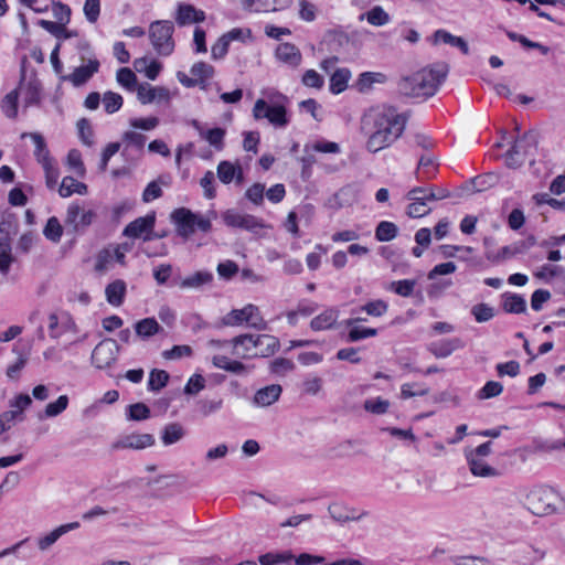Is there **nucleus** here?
<instances>
[{"instance_id":"nucleus-15","label":"nucleus","mask_w":565,"mask_h":565,"mask_svg":"<svg viewBox=\"0 0 565 565\" xmlns=\"http://www.w3.org/2000/svg\"><path fill=\"white\" fill-rule=\"evenodd\" d=\"M154 214H148L130 222L124 230V235L130 238H139L151 232L154 227Z\"/></svg>"},{"instance_id":"nucleus-18","label":"nucleus","mask_w":565,"mask_h":565,"mask_svg":"<svg viewBox=\"0 0 565 565\" xmlns=\"http://www.w3.org/2000/svg\"><path fill=\"white\" fill-rule=\"evenodd\" d=\"M205 20V12L189 3H180L177 9L175 21L180 26L200 23Z\"/></svg>"},{"instance_id":"nucleus-9","label":"nucleus","mask_w":565,"mask_h":565,"mask_svg":"<svg viewBox=\"0 0 565 565\" xmlns=\"http://www.w3.org/2000/svg\"><path fill=\"white\" fill-rule=\"evenodd\" d=\"M119 345L114 339H104L100 341L92 353V362L98 369L109 367L116 362L119 353Z\"/></svg>"},{"instance_id":"nucleus-53","label":"nucleus","mask_w":565,"mask_h":565,"mask_svg":"<svg viewBox=\"0 0 565 565\" xmlns=\"http://www.w3.org/2000/svg\"><path fill=\"white\" fill-rule=\"evenodd\" d=\"M388 305L382 299L369 301L361 307L362 311H365L369 316L372 317H381L386 313Z\"/></svg>"},{"instance_id":"nucleus-59","label":"nucleus","mask_w":565,"mask_h":565,"mask_svg":"<svg viewBox=\"0 0 565 565\" xmlns=\"http://www.w3.org/2000/svg\"><path fill=\"white\" fill-rule=\"evenodd\" d=\"M45 171V181L49 189H54L60 177L55 161H45L42 166Z\"/></svg>"},{"instance_id":"nucleus-39","label":"nucleus","mask_w":565,"mask_h":565,"mask_svg":"<svg viewBox=\"0 0 565 565\" xmlns=\"http://www.w3.org/2000/svg\"><path fill=\"white\" fill-rule=\"evenodd\" d=\"M170 375L164 370L153 369L149 374L148 390L158 392L163 388L169 382Z\"/></svg>"},{"instance_id":"nucleus-29","label":"nucleus","mask_w":565,"mask_h":565,"mask_svg":"<svg viewBox=\"0 0 565 565\" xmlns=\"http://www.w3.org/2000/svg\"><path fill=\"white\" fill-rule=\"evenodd\" d=\"M502 307L509 313H523L526 311V301L521 295L505 292L502 295Z\"/></svg>"},{"instance_id":"nucleus-46","label":"nucleus","mask_w":565,"mask_h":565,"mask_svg":"<svg viewBox=\"0 0 565 565\" xmlns=\"http://www.w3.org/2000/svg\"><path fill=\"white\" fill-rule=\"evenodd\" d=\"M14 262V257L11 254L10 243H0V273L7 276L11 264Z\"/></svg>"},{"instance_id":"nucleus-13","label":"nucleus","mask_w":565,"mask_h":565,"mask_svg":"<svg viewBox=\"0 0 565 565\" xmlns=\"http://www.w3.org/2000/svg\"><path fill=\"white\" fill-rule=\"evenodd\" d=\"M137 97L141 104L169 102L170 92L166 87H153L148 83H143L137 87Z\"/></svg>"},{"instance_id":"nucleus-49","label":"nucleus","mask_w":565,"mask_h":565,"mask_svg":"<svg viewBox=\"0 0 565 565\" xmlns=\"http://www.w3.org/2000/svg\"><path fill=\"white\" fill-rule=\"evenodd\" d=\"M117 82L127 89L134 90L137 85V76L130 68L122 67L117 72Z\"/></svg>"},{"instance_id":"nucleus-40","label":"nucleus","mask_w":565,"mask_h":565,"mask_svg":"<svg viewBox=\"0 0 565 565\" xmlns=\"http://www.w3.org/2000/svg\"><path fill=\"white\" fill-rule=\"evenodd\" d=\"M18 99H19V92L18 89H13L10 93H8L2 102H1V109L4 113V115L8 118H15L18 115Z\"/></svg>"},{"instance_id":"nucleus-38","label":"nucleus","mask_w":565,"mask_h":565,"mask_svg":"<svg viewBox=\"0 0 565 565\" xmlns=\"http://www.w3.org/2000/svg\"><path fill=\"white\" fill-rule=\"evenodd\" d=\"M398 227L388 221H382L379 223L375 230V238L379 242H390L396 237Z\"/></svg>"},{"instance_id":"nucleus-21","label":"nucleus","mask_w":565,"mask_h":565,"mask_svg":"<svg viewBox=\"0 0 565 565\" xmlns=\"http://www.w3.org/2000/svg\"><path fill=\"white\" fill-rule=\"evenodd\" d=\"M539 143V135L535 131H527L521 138L515 140L514 145L509 150L511 153L525 157L530 149H535Z\"/></svg>"},{"instance_id":"nucleus-1","label":"nucleus","mask_w":565,"mask_h":565,"mask_svg":"<svg viewBox=\"0 0 565 565\" xmlns=\"http://www.w3.org/2000/svg\"><path fill=\"white\" fill-rule=\"evenodd\" d=\"M407 118L393 106L371 108L362 118L361 129L369 135L366 149L377 152L390 147L403 134Z\"/></svg>"},{"instance_id":"nucleus-35","label":"nucleus","mask_w":565,"mask_h":565,"mask_svg":"<svg viewBox=\"0 0 565 565\" xmlns=\"http://www.w3.org/2000/svg\"><path fill=\"white\" fill-rule=\"evenodd\" d=\"M24 106L38 105L41 100V83L38 78H32L24 89Z\"/></svg>"},{"instance_id":"nucleus-11","label":"nucleus","mask_w":565,"mask_h":565,"mask_svg":"<svg viewBox=\"0 0 565 565\" xmlns=\"http://www.w3.org/2000/svg\"><path fill=\"white\" fill-rule=\"evenodd\" d=\"M154 437L151 434L125 435L110 445L111 450L134 449L141 450L154 445Z\"/></svg>"},{"instance_id":"nucleus-48","label":"nucleus","mask_w":565,"mask_h":565,"mask_svg":"<svg viewBox=\"0 0 565 565\" xmlns=\"http://www.w3.org/2000/svg\"><path fill=\"white\" fill-rule=\"evenodd\" d=\"M191 74L195 79L200 81V85H202L205 79L211 78L214 74V67L204 62H198L191 67Z\"/></svg>"},{"instance_id":"nucleus-61","label":"nucleus","mask_w":565,"mask_h":565,"mask_svg":"<svg viewBox=\"0 0 565 565\" xmlns=\"http://www.w3.org/2000/svg\"><path fill=\"white\" fill-rule=\"evenodd\" d=\"M415 285H416L415 280L405 279V280L393 281L391 285V288L397 295H399L402 297H408L413 294Z\"/></svg>"},{"instance_id":"nucleus-41","label":"nucleus","mask_w":565,"mask_h":565,"mask_svg":"<svg viewBox=\"0 0 565 565\" xmlns=\"http://www.w3.org/2000/svg\"><path fill=\"white\" fill-rule=\"evenodd\" d=\"M213 279V275L209 271H196L195 274L184 278L180 287L181 288H199L204 284L210 282Z\"/></svg>"},{"instance_id":"nucleus-25","label":"nucleus","mask_w":565,"mask_h":565,"mask_svg":"<svg viewBox=\"0 0 565 565\" xmlns=\"http://www.w3.org/2000/svg\"><path fill=\"white\" fill-rule=\"evenodd\" d=\"M338 310L333 308L324 310L322 313L311 320V329L315 331H321L333 328L338 320Z\"/></svg>"},{"instance_id":"nucleus-31","label":"nucleus","mask_w":565,"mask_h":565,"mask_svg":"<svg viewBox=\"0 0 565 565\" xmlns=\"http://www.w3.org/2000/svg\"><path fill=\"white\" fill-rule=\"evenodd\" d=\"M351 78L349 68H337L330 77V90L333 94H340L348 87V82Z\"/></svg>"},{"instance_id":"nucleus-50","label":"nucleus","mask_w":565,"mask_h":565,"mask_svg":"<svg viewBox=\"0 0 565 565\" xmlns=\"http://www.w3.org/2000/svg\"><path fill=\"white\" fill-rule=\"evenodd\" d=\"M106 113L114 114L122 106V97L114 92H106L103 98Z\"/></svg>"},{"instance_id":"nucleus-10","label":"nucleus","mask_w":565,"mask_h":565,"mask_svg":"<svg viewBox=\"0 0 565 565\" xmlns=\"http://www.w3.org/2000/svg\"><path fill=\"white\" fill-rule=\"evenodd\" d=\"M95 217L92 210H85L77 203L68 206L65 217V225L71 226L74 232H84Z\"/></svg>"},{"instance_id":"nucleus-2","label":"nucleus","mask_w":565,"mask_h":565,"mask_svg":"<svg viewBox=\"0 0 565 565\" xmlns=\"http://www.w3.org/2000/svg\"><path fill=\"white\" fill-rule=\"evenodd\" d=\"M449 67L446 63H436L398 81L397 89L406 97H430L445 81Z\"/></svg>"},{"instance_id":"nucleus-28","label":"nucleus","mask_w":565,"mask_h":565,"mask_svg":"<svg viewBox=\"0 0 565 565\" xmlns=\"http://www.w3.org/2000/svg\"><path fill=\"white\" fill-rule=\"evenodd\" d=\"M185 436V429L180 423H170L161 431V440L164 446L180 441Z\"/></svg>"},{"instance_id":"nucleus-12","label":"nucleus","mask_w":565,"mask_h":565,"mask_svg":"<svg viewBox=\"0 0 565 565\" xmlns=\"http://www.w3.org/2000/svg\"><path fill=\"white\" fill-rule=\"evenodd\" d=\"M536 244V238L534 235H529L525 239L515 242L510 246L502 247L497 255L492 253H487V259L493 263H499L501 260H505L508 258H512L519 254H523L527 252L531 247Z\"/></svg>"},{"instance_id":"nucleus-47","label":"nucleus","mask_w":565,"mask_h":565,"mask_svg":"<svg viewBox=\"0 0 565 565\" xmlns=\"http://www.w3.org/2000/svg\"><path fill=\"white\" fill-rule=\"evenodd\" d=\"M363 407L374 415H383L388 411L390 402L381 397L370 398L364 402Z\"/></svg>"},{"instance_id":"nucleus-58","label":"nucleus","mask_w":565,"mask_h":565,"mask_svg":"<svg viewBox=\"0 0 565 565\" xmlns=\"http://www.w3.org/2000/svg\"><path fill=\"white\" fill-rule=\"evenodd\" d=\"M295 364L291 360L285 358H277L270 363V371L277 375H285L292 371Z\"/></svg>"},{"instance_id":"nucleus-14","label":"nucleus","mask_w":565,"mask_h":565,"mask_svg":"<svg viewBox=\"0 0 565 565\" xmlns=\"http://www.w3.org/2000/svg\"><path fill=\"white\" fill-rule=\"evenodd\" d=\"M291 0H242V6L247 11L276 12L287 9Z\"/></svg>"},{"instance_id":"nucleus-63","label":"nucleus","mask_w":565,"mask_h":565,"mask_svg":"<svg viewBox=\"0 0 565 565\" xmlns=\"http://www.w3.org/2000/svg\"><path fill=\"white\" fill-rule=\"evenodd\" d=\"M78 135L83 143L87 146L93 145V130L89 124V120L86 118H82L77 121Z\"/></svg>"},{"instance_id":"nucleus-34","label":"nucleus","mask_w":565,"mask_h":565,"mask_svg":"<svg viewBox=\"0 0 565 565\" xmlns=\"http://www.w3.org/2000/svg\"><path fill=\"white\" fill-rule=\"evenodd\" d=\"M434 36H435V41L438 42V41H443L444 43L446 44H449V45H452V46H456L458 49H460V51L463 53V54H469V46L467 44V42L460 38V36H455L452 35L451 33L445 31V30H437L435 33H434Z\"/></svg>"},{"instance_id":"nucleus-26","label":"nucleus","mask_w":565,"mask_h":565,"mask_svg":"<svg viewBox=\"0 0 565 565\" xmlns=\"http://www.w3.org/2000/svg\"><path fill=\"white\" fill-rule=\"evenodd\" d=\"M106 299L113 306H120L126 294V282L117 279L106 286Z\"/></svg>"},{"instance_id":"nucleus-20","label":"nucleus","mask_w":565,"mask_h":565,"mask_svg":"<svg viewBox=\"0 0 565 565\" xmlns=\"http://www.w3.org/2000/svg\"><path fill=\"white\" fill-rule=\"evenodd\" d=\"M282 388L279 384H271L259 388L253 398V403L260 407L270 406L280 396Z\"/></svg>"},{"instance_id":"nucleus-57","label":"nucleus","mask_w":565,"mask_h":565,"mask_svg":"<svg viewBox=\"0 0 565 565\" xmlns=\"http://www.w3.org/2000/svg\"><path fill=\"white\" fill-rule=\"evenodd\" d=\"M377 334V329L374 328H363V327H353L348 333L349 342H356L365 338L375 337Z\"/></svg>"},{"instance_id":"nucleus-64","label":"nucleus","mask_w":565,"mask_h":565,"mask_svg":"<svg viewBox=\"0 0 565 565\" xmlns=\"http://www.w3.org/2000/svg\"><path fill=\"white\" fill-rule=\"evenodd\" d=\"M495 370L500 377L504 375L515 377L520 373V363L514 360L505 363H499L497 364Z\"/></svg>"},{"instance_id":"nucleus-45","label":"nucleus","mask_w":565,"mask_h":565,"mask_svg":"<svg viewBox=\"0 0 565 565\" xmlns=\"http://www.w3.org/2000/svg\"><path fill=\"white\" fill-rule=\"evenodd\" d=\"M236 167L230 161H221L217 166V178L224 184L231 183L236 175Z\"/></svg>"},{"instance_id":"nucleus-30","label":"nucleus","mask_w":565,"mask_h":565,"mask_svg":"<svg viewBox=\"0 0 565 565\" xmlns=\"http://www.w3.org/2000/svg\"><path fill=\"white\" fill-rule=\"evenodd\" d=\"M38 24L57 39H70L78 35L77 31L67 30L64 26L66 23L61 22L58 24L49 20H39Z\"/></svg>"},{"instance_id":"nucleus-42","label":"nucleus","mask_w":565,"mask_h":565,"mask_svg":"<svg viewBox=\"0 0 565 565\" xmlns=\"http://www.w3.org/2000/svg\"><path fill=\"white\" fill-rule=\"evenodd\" d=\"M63 234V226L57 217L52 216L47 220L43 230V235L53 243H58Z\"/></svg>"},{"instance_id":"nucleus-60","label":"nucleus","mask_w":565,"mask_h":565,"mask_svg":"<svg viewBox=\"0 0 565 565\" xmlns=\"http://www.w3.org/2000/svg\"><path fill=\"white\" fill-rule=\"evenodd\" d=\"M205 387V380L200 374L191 376L184 386V393L188 395H196Z\"/></svg>"},{"instance_id":"nucleus-36","label":"nucleus","mask_w":565,"mask_h":565,"mask_svg":"<svg viewBox=\"0 0 565 565\" xmlns=\"http://www.w3.org/2000/svg\"><path fill=\"white\" fill-rule=\"evenodd\" d=\"M25 136H30L32 138V140L34 141V145H35L34 156L36 157L38 161L42 166H44V162L46 160L47 161H54L50 157V152H49V150L46 148L45 140H44V138L40 134L31 132V134H23L22 135V137H25Z\"/></svg>"},{"instance_id":"nucleus-37","label":"nucleus","mask_w":565,"mask_h":565,"mask_svg":"<svg viewBox=\"0 0 565 565\" xmlns=\"http://www.w3.org/2000/svg\"><path fill=\"white\" fill-rule=\"evenodd\" d=\"M366 18L367 22L375 26H382L390 22V15L380 6H375L366 13L360 15V20Z\"/></svg>"},{"instance_id":"nucleus-3","label":"nucleus","mask_w":565,"mask_h":565,"mask_svg":"<svg viewBox=\"0 0 565 565\" xmlns=\"http://www.w3.org/2000/svg\"><path fill=\"white\" fill-rule=\"evenodd\" d=\"M171 220L175 224L178 235L189 238L195 228L209 232L212 227L211 221L202 215L193 213L185 207H179L171 213Z\"/></svg>"},{"instance_id":"nucleus-44","label":"nucleus","mask_w":565,"mask_h":565,"mask_svg":"<svg viewBox=\"0 0 565 565\" xmlns=\"http://www.w3.org/2000/svg\"><path fill=\"white\" fill-rule=\"evenodd\" d=\"M294 556L290 552L282 553H267L259 556L260 565H278L282 563H290Z\"/></svg>"},{"instance_id":"nucleus-19","label":"nucleus","mask_w":565,"mask_h":565,"mask_svg":"<svg viewBox=\"0 0 565 565\" xmlns=\"http://www.w3.org/2000/svg\"><path fill=\"white\" fill-rule=\"evenodd\" d=\"M192 127L199 132L200 137L206 140L216 150H222L224 147L225 129L216 127L213 129L204 130L201 122L196 119L191 121Z\"/></svg>"},{"instance_id":"nucleus-23","label":"nucleus","mask_w":565,"mask_h":565,"mask_svg":"<svg viewBox=\"0 0 565 565\" xmlns=\"http://www.w3.org/2000/svg\"><path fill=\"white\" fill-rule=\"evenodd\" d=\"M466 458H467V461L469 465V469L473 476L488 478V477H497L499 475L498 471L493 467H491L490 465H488L486 462L484 458H481V457L476 458L475 456L467 454V452H466Z\"/></svg>"},{"instance_id":"nucleus-7","label":"nucleus","mask_w":565,"mask_h":565,"mask_svg":"<svg viewBox=\"0 0 565 565\" xmlns=\"http://www.w3.org/2000/svg\"><path fill=\"white\" fill-rule=\"evenodd\" d=\"M230 342L233 344L234 355H239L238 345L245 342H250L254 348H260L259 353L262 356L273 355L280 347L279 340L269 334H242L233 338Z\"/></svg>"},{"instance_id":"nucleus-22","label":"nucleus","mask_w":565,"mask_h":565,"mask_svg":"<svg viewBox=\"0 0 565 565\" xmlns=\"http://www.w3.org/2000/svg\"><path fill=\"white\" fill-rule=\"evenodd\" d=\"M276 56L279 61L297 67L301 62V53L299 49L291 43H281L276 49Z\"/></svg>"},{"instance_id":"nucleus-52","label":"nucleus","mask_w":565,"mask_h":565,"mask_svg":"<svg viewBox=\"0 0 565 565\" xmlns=\"http://www.w3.org/2000/svg\"><path fill=\"white\" fill-rule=\"evenodd\" d=\"M68 405V397L66 395H61L55 402L49 403L45 406L44 415L46 417H55L63 413Z\"/></svg>"},{"instance_id":"nucleus-24","label":"nucleus","mask_w":565,"mask_h":565,"mask_svg":"<svg viewBox=\"0 0 565 565\" xmlns=\"http://www.w3.org/2000/svg\"><path fill=\"white\" fill-rule=\"evenodd\" d=\"M463 343L460 339L454 338L430 343L428 350L438 359L449 356L454 351L461 349Z\"/></svg>"},{"instance_id":"nucleus-54","label":"nucleus","mask_w":565,"mask_h":565,"mask_svg":"<svg viewBox=\"0 0 565 565\" xmlns=\"http://www.w3.org/2000/svg\"><path fill=\"white\" fill-rule=\"evenodd\" d=\"M312 147L306 146L303 149V156L300 158V162L302 163L301 177L302 179H308L311 174V168L316 163V156L312 152Z\"/></svg>"},{"instance_id":"nucleus-27","label":"nucleus","mask_w":565,"mask_h":565,"mask_svg":"<svg viewBox=\"0 0 565 565\" xmlns=\"http://www.w3.org/2000/svg\"><path fill=\"white\" fill-rule=\"evenodd\" d=\"M135 331L137 337L141 339H148L163 331V328L157 322L154 318H145L136 322Z\"/></svg>"},{"instance_id":"nucleus-8","label":"nucleus","mask_w":565,"mask_h":565,"mask_svg":"<svg viewBox=\"0 0 565 565\" xmlns=\"http://www.w3.org/2000/svg\"><path fill=\"white\" fill-rule=\"evenodd\" d=\"M222 322L225 326H238L243 322H247L256 330L267 329V323L260 317L258 308L252 303L245 306L243 309L232 310L222 319Z\"/></svg>"},{"instance_id":"nucleus-62","label":"nucleus","mask_w":565,"mask_h":565,"mask_svg":"<svg viewBox=\"0 0 565 565\" xmlns=\"http://www.w3.org/2000/svg\"><path fill=\"white\" fill-rule=\"evenodd\" d=\"M84 13L90 23H95L100 13V0H85Z\"/></svg>"},{"instance_id":"nucleus-51","label":"nucleus","mask_w":565,"mask_h":565,"mask_svg":"<svg viewBox=\"0 0 565 565\" xmlns=\"http://www.w3.org/2000/svg\"><path fill=\"white\" fill-rule=\"evenodd\" d=\"M499 181V178L494 173H486L478 175L472 179V184L478 192L484 191L489 188L494 186Z\"/></svg>"},{"instance_id":"nucleus-33","label":"nucleus","mask_w":565,"mask_h":565,"mask_svg":"<svg viewBox=\"0 0 565 565\" xmlns=\"http://www.w3.org/2000/svg\"><path fill=\"white\" fill-rule=\"evenodd\" d=\"M223 407V399L217 398H201L195 403V411L198 414L205 418L215 414Z\"/></svg>"},{"instance_id":"nucleus-56","label":"nucleus","mask_w":565,"mask_h":565,"mask_svg":"<svg viewBox=\"0 0 565 565\" xmlns=\"http://www.w3.org/2000/svg\"><path fill=\"white\" fill-rule=\"evenodd\" d=\"M471 312L478 322H487L494 317V309L487 303L473 306Z\"/></svg>"},{"instance_id":"nucleus-16","label":"nucleus","mask_w":565,"mask_h":565,"mask_svg":"<svg viewBox=\"0 0 565 565\" xmlns=\"http://www.w3.org/2000/svg\"><path fill=\"white\" fill-rule=\"evenodd\" d=\"M98 68L99 62L97 60H89L87 65L76 67L73 73L62 76V79L71 82L74 86L78 87L97 73Z\"/></svg>"},{"instance_id":"nucleus-17","label":"nucleus","mask_w":565,"mask_h":565,"mask_svg":"<svg viewBox=\"0 0 565 565\" xmlns=\"http://www.w3.org/2000/svg\"><path fill=\"white\" fill-rule=\"evenodd\" d=\"M417 192H427L426 188H414L407 193V199L413 201L408 206L406 214L409 217H422L430 212V207L427 206V200L424 196H418Z\"/></svg>"},{"instance_id":"nucleus-32","label":"nucleus","mask_w":565,"mask_h":565,"mask_svg":"<svg viewBox=\"0 0 565 565\" xmlns=\"http://www.w3.org/2000/svg\"><path fill=\"white\" fill-rule=\"evenodd\" d=\"M58 193L62 198L71 196L73 193L83 195L87 193V185L85 183L78 182L73 177H65L62 180Z\"/></svg>"},{"instance_id":"nucleus-55","label":"nucleus","mask_w":565,"mask_h":565,"mask_svg":"<svg viewBox=\"0 0 565 565\" xmlns=\"http://www.w3.org/2000/svg\"><path fill=\"white\" fill-rule=\"evenodd\" d=\"M503 391V386L501 383L495 381H489L484 384V386L479 391L478 398L479 399H488L495 396H499Z\"/></svg>"},{"instance_id":"nucleus-4","label":"nucleus","mask_w":565,"mask_h":565,"mask_svg":"<svg viewBox=\"0 0 565 565\" xmlns=\"http://www.w3.org/2000/svg\"><path fill=\"white\" fill-rule=\"evenodd\" d=\"M558 495L553 488L540 486L533 488L525 498L527 509L535 515H546L556 509Z\"/></svg>"},{"instance_id":"nucleus-5","label":"nucleus","mask_w":565,"mask_h":565,"mask_svg":"<svg viewBox=\"0 0 565 565\" xmlns=\"http://www.w3.org/2000/svg\"><path fill=\"white\" fill-rule=\"evenodd\" d=\"M174 26L171 21L158 20L149 26V38L158 54L168 56L174 50L173 41Z\"/></svg>"},{"instance_id":"nucleus-43","label":"nucleus","mask_w":565,"mask_h":565,"mask_svg":"<svg viewBox=\"0 0 565 565\" xmlns=\"http://www.w3.org/2000/svg\"><path fill=\"white\" fill-rule=\"evenodd\" d=\"M150 417V408L145 403L131 404L127 407V418L129 420H146Z\"/></svg>"},{"instance_id":"nucleus-6","label":"nucleus","mask_w":565,"mask_h":565,"mask_svg":"<svg viewBox=\"0 0 565 565\" xmlns=\"http://www.w3.org/2000/svg\"><path fill=\"white\" fill-rule=\"evenodd\" d=\"M253 117L256 120L267 119L275 127H285L289 122L285 104L274 100L269 104L264 99H257L253 108Z\"/></svg>"}]
</instances>
